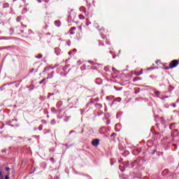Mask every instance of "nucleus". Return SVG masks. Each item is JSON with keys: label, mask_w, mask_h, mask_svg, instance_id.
<instances>
[{"label": "nucleus", "mask_w": 179, "mask_h": 179, "mask_svg": "<svg viewBox=\"0 0 179 179\" xmlns=\"http://www.w3.org/2000/svg\"><path fill=\"white\" fill-rule=\"evenodd\" d=\"M55 26H57V27H60V26L62 25V22L59 20H55Z\"/></svg>", "instance_id": "3"}, {"label": "nucleus", "mask_w": 179, "mask_h": 179, "mask_svg": "<svg viewBox=\"0 0 179 179\" xmlns=\"http://www.w3.org/2000/svg\"><path fill=\"white\" fill-rule=\"evenodd\" d=\"M10 170V168H9V167H6V171H9Z\"/></svg>", "instance_id": "17"}, {"label": "nucleus", "mask_w": 179, "mask_h": 179, "mask_svg": "<svg viewBox=\"0 0 179 179\" xmlns=\"http://www.w3.org/2000/svg\"><path fill=\"white\" fill-rule=\"evenodd\" d=\"M0 174H1V171H0Z\"/></svg>", "instance_id": "26"}, {"label": "nucleus", "mask_w": 179, "mask_h": 179, "mask_svg": "<svg viewBox=\"0 0 179 179\" xmlns=\"http://www.w3.org/2000/svg\"><path fill=\"white\" fill-rule=\"evenodd\" d=\"M71 31H75V30L76 29V27H72L71 28Z\"/></svg>", "instance_id": "14"}, {"label": "nucleus", "mask_w": 179, "mask_h": 179, "mask_svg": "<svg viewBox=\"0 0 179 179\" xmlns=\"http://www.w3.org/2000/svg\"><path fill=\"white\" fill-rule=\"evenodd\" d=\"M140 78H134V82H136L138 80H139Z\"/></svg>", "instance_id": "12"}, {"label": "nucleus", "mask_w": 179, "mask_h": 179, "mask_svg": "<svg viewBox=\"0 0 179 179\" xmlns=\"http://www.w3.org/2000/svg\"><path fill=\"white\" fill-rule=\"evenodd\" d=\"M50 66H45V68L44 69V72H45V71H50Z\"/></svg>", "instance_id": "5"}, {"label": "nucleus", "mask_w": 179, "mask_h": 179, "mask_svg": "<svg viewBox=\"0 0 179 179\" xmlns=\"http://www.w3.org/2000/svg\"><path fill=\"white\" fill-rule=\"evenodd\" d=\"M45 81V78H43L42 80L39 82V84H43Z\"/></svg>", "instance_id": "11"}, {"label": "nucleus", "mask_w": 179, "mask_h": 179, "mask_svg": "<svg viewBox=\"0 0 179 179\" xmlns=\"http://www.w3.org/2000/svg\"><path fill=\"white\" fill-rule=\"evenodd\" d=\"M69 34L71 35H74L75 34V31L73 30H71V29L69 30Z\"/></svg>", "instance_id": "7"}, {"label": "nucleus", "mask_w": 179, "mask_h": 179, "mask_svg": "<svg viewBox=\"0 0 179 179\" xmlns=\"http://www.w3.org/2000/svg\"><path fill=\"white\" fill-rule=\"evenodd\" d=\"M173 106L175 108V107H176V104H175V103H173Z\"/></svg>", "instance_id": "23"}, {"label": "nucleus", "mask_w": 179, "mask_h": 179, "mask_svg": "<svg viewBox=\"0 0 179 179\" xmlns=\"http://www.w3.org/2000/svg\"><path fill=\"white\" fill-rule=\"evenodd\" d=\"M79 31H80V32H82V31H83L82 26H80V27H79Z\"/></svg>", "instance_id": "16"}, {"label": "nucleus", "mask_w": 179, "mask_h": 179, "mask_svg": "<svg viewBox=\"0 0 179 179\" xmlns=\"http://www.w3.org/2000/svg\"><path fill=\"white\" fill-rule=\"evenodd\" d=\"M53 74H54V71H51L50 73L48 74L47 79H50V78H53Z\"/></svg>", "instance_id": "4"}, {"label": "nucleus", "mask_w": 179, "mask_h": 179, "mask_svg": "<svg viewBox=\"0 0 179 179\" xmlns=\"http://www.w3.org/2000/svg\"><path fill=\"white\" fill-rule=\"evenodd\" d=\"M79 18H80V20H85V17L83 15H80Z\"/></svg>", "instance_id": "9"}, {"label": "nucleus", "mask_w": 179, "mask_h": 179, "mask_svg": "<svg viewBox=\"0 0 179 179\" xmlns=\"http://www.w3.org/2000/svg\"><path fill=\"white\" fill-rule=\"evenodd\" d=\"M141 74H143V71H141L140 73H138V75H141Z\"/></svg>", "instance_id": "20"}, {"label": "nucleus", "mask_w": 179, "mask_h": 179, "mask_svg": "<svg viewBox=\"0 0 179 179\" xmlns=\"http://www.w3.org/2000/svg\"><path fill=\"white\" fill-rule=\"evenodd\" d=\"M4 39V37H0V40Z\"/></svg>", "instance_id": "21"}, {"label": "nucleus", "mask_w": 179, "mask_h": 179, "mask_svg": "<svg viewBox=\"0 0 179 179\" xmlns=\"http://www.w3.org/2000/svg\"><path fill=\"white\" fill-rule=\"evenodd\" d=\"M155 152H156V150H155V151L153 152V153H155Z\"/></svg>", "instance_id": "24"}, {"label": "nucleus", "mask_w": 179, "mask_h": 179, "mask_svg": "<svg viewBox=\"0 0 179 179\" xmlns=\"http://www.w3.org/2000/svg\"><path fill=\"white\" fill-rule=\"evenodd\" d=\"M0 179H4V176L3 175L2 171H1V173H0Z\"/></svg>", "instance_id": "10"}, {"label": "nucleus", "mask_w": 179, "mask_h": 179, "mask_svg": "<svg viewBox=\"0 0 179 179\" xmlns=\"http://www.w3.org/2000/svg\"><path fill=\"white\" fill-rule=\"evenodd\" d=\"M36 57L38 58V59H41L43 57V55L39 54Z\"/></svg>", "instance_id": "8"}, {"label": "nucleus", "mask_w": 179, "mask_h": 179, "mask_svg": "<svg viewBox=\"0 0 179 179\" xmlns=\"http://www.w3.org/2000/svg\"><path fill=\"white\" fill-rule=\"evenodd\" d=\"M5 179H10V176L9 175H6L5 177Z\"/></svg>", "instance_id": "15"}, {"label": "nucleus", "mask_w": 179, "mask_h": 179, "mask_svg": "<svg viewBox=\"0 0 179 179\" xmlns=\"http://www.w3.org/2000/svg\"><path fill=\"white\" fill-rule=\"evenodd\" d=\"M116 136H117L116 133H113L110 134V137H113V138H115Z\"/></svg>", "instance_id": "6"}, {"label": "nucleus", "mask_w": 179, "mask_h": 179, "mask_svg": "<svg viewBox=\"0 0 179 179\" xmlns=\"http://www.w3.org/2000/svg\"><path fill=\"white\" fill-rule=\"evenodd\" d=\"M171 69V68H170V66H166V68H164V69Z\"/></svg>", "instance_id": "18"}, {"label": "nucleus", "mask_w": 179, "mask_h": 179, "mask_svg": "<svg viewBox=\"0 0 179 179\" xmlns=\"http://www.w3.org/2000/svg\"><path fill=\"white\" fill-rule=\"evenodd\" d=\"M34 71V69L30 70V73H33Z\"/></svg>", "instance_id": "19"}, {"label": "nucleus", "mask_w": 179, "mask_h": 179, "mask_svg": "<svg viewBox=\"0 0 179 179\" xmlns=\"http://www.w3.org/2000/svg\"><path fill=\"white\" fill-rule=\"evenodd\" d=\"M69 54H71V52H69Z\"/></svg>", "instance_id": "25"}, {"label": "nucleus", "mask_w": 179, "mask_h": 179, "mask_svg": "<svg viewBox=\"0 0 179 179\" xmlns=\"http://www.w3.org/2000/svg\"><path fill=\"white\" fill-rule=\"evenodd\" d=\"M178 64H179L178 60L177 59L172 60L169 64V68L171 69L176 68Z\"/></svg>", "instance_id": "1"}, {"label": "nucleus", "mask_w": 179, "mask_h": 179, "mask_svg": "<svg viewBox=\"0 0 179 179\" xmlns=\"http://www.w3.org/2000/svg\"><path fill=\"white\" fill-rule=\"evenodd\" d=\"M173 125V124H171V126L169 127V128H171V127Z\"/></svg>", "instance_id": "22"}, {"label": "nucleus", "mask_w": 179, "mask_h": 179, "mask_svg": "<svg viewBox=\"0 0 179 179\" xmlns=\"http://www.w3.org/2000/svg\"><path fill=\"white\" fill-rule=\"evenodd\" d=\"M92 145L93 146H98L99 145V140L98 139L93 140L92 142Z\"/></svg>", "instance_id": "2"}, {"label": "nucleus", "mask_w": 179, "mask_h": 179, "mask_svg": "<svg viewBox=\"0 0 179 179\" xmlns=\"http://www.w3.org/2000/svg\"><path fill=\"white\" fill-rule=\"evenodd\" d=\"M156 94V95H160L161 92H159V91H155V92Z\"/></svg>", "instance_id": "13"}]
</instances>
